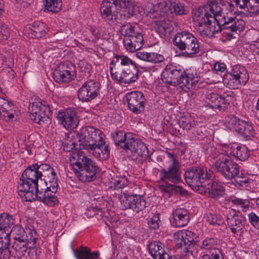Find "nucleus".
Here are the masks:
<instances>
[{"label":"nucleus","instance_id":"f257e3e1","mask_svg":"<svg viewBox=\"0 0 259 259\" xmlns=\"http://www.w3.org/2000/svg\"><path fill=\"white\" fill-rule=\"evenodd\" d=\"M44 181L50 188L58 187V178L54 168L47 164H33L26 168L18 183L17 189H33L38 187V180Z\"/></svg>","mask_w":259,"mask_h":259},{"label":"nucleus","instance_id":"f03ea898","mask_svg":"<svg viewBox=\"0 0 259 259\" xmlns=\"http://www.w3.org/2000/svg\"><path fill=\"white\" fill-rule=\"evenodd\" d=\"M105 136L98 128L92 126L83 127L80 131L78 139L79 145L90 152L100 160L108 159L110 150L105 141Z\"/></svg>","mask_w":259,"mask_h":259},{"label":"nucleus","instance_id":"7ed1b4c3","mask_svg":"<svg viewBox=\"0 0 259 259\" xmlns=\"http://www.w3.org/2000/svg\"><path fill=\"white\" fill-rule=\"evenodd\" d=\"M109 69L112 78L120 83L130 84L138 78L136 63L124 55H115L109 64Z\"/></svg>","mask_w":259,"mask_h":259},{"label":"nucleus","instance_id":"20e7f679","mask_svg":"<svg viewBox=\"0 0 259 259\" xmlns=\"http://www.w3.org/2000/svg\"><path fill=\"white\" fill-rule=\"evenodd\" d=\"M70 161L73 168L76 169V173L80 181L87 182L95 179L98 166L82 151L73 152L70 155Z\"/></svg>","mask_w":259,"mask_h":259},{"label":"nucleus","instance_id":"39448f33","mask_svg":"<svg viewBox=\"0 0 259 259\" xmlns=\"http://www.w3.org/2000/svg\"><path fill=\"white\" fill-rule=\"evenodd\" d=\"M211 21L225 25L228 24L235 17L237 11L233 4L211 1L204 6Z\"/></svg>","mask_w":259,"mask_h":259},{"label":"nucleus","instance_id":"423d86ee","mask_svg":"<svg viewBox=\"0 0 259 259\" xmlns=\"http://www.w3.org/2000/svg\"><path fill=\"white\" fill-rule=\"evenodd\" d=\"M58 187L53 186L47 187L44 193L39 192L38 187L33 189L24 187L23 190L17 189L18 195L22 200L26 201H32L36 199L42 202L49 206H54L58 204L59 201L56 196Z\"/></svg>","mask_w":259,"mask_h":259},{"label":"nucleus","instance_id":"0eeeda50","mask_svg":"<svg viewBox=\"0 0 259 259\" xmlns=\"http://www.w3.org/2000/svg\"><path fill=\"white\" fill-rule=\"evenodd\" d=\"M15 223L14 217L8 213L0 214V258L9 259L11 252L9 250L11 227Z\"/></svg>","mask_w":259,"mask_h":259},{"label":"nucleus","instance_id":"6e6552de","mask_svg":"<svg viewBox=\"0 0 259 259\" xmlns=\"http://www.w3.org/2000/svg\"><path fill=\"white\" fill-rule=\"evenodd\" d=\"M173 41L174 45L187 57H193L199 52L200 45L198 39L188 31L177 33L173 38Z\"/></svg>","mask_w":259,"mask_h":259},{"label":"nucleus","instance_id":"1a4fd4ad","mask_svg":"<svg viewBox=\"0 0 259 259\" xmlns=\"http://www.w3.org/2000/svg\"><path fill=\"white\" fill-rule=\"evenodd\" d=\"M224 125L226 128L236 132L246 140H250L254 137L255 130L251 122L241 120L232 115L225 118Z\"/></svg>","mask_w":259,"mask_h":259},{"label":"nucleus","instance_id":"9d476101","mask_svg":"<svg viewBox=\"0 0 259 259\" xmlns=\"http://www.w3.org/2000/svg\"><path fill=\"white\" fill-rule=\"evenodd\" d=\"M249 79V74L246 69L241 65H234L224 78V83L231 89H238L244 85Z\"/></svg>","mask_w":259,"mask_h":259},{"label":"nucleus","instance_id":"9b49d317","mask_svg":"<svg viewBox=\"0 0 259 259\" xmlns=\"http://www.w3.org/2000/svg\"><path fill=\"white\" fill-rule=\"evenodd\" d=\"M184 176L186 182L189 186L198 192L204 182L210 177L206 168L203 166L189 168L185 171Z\"/></svg>","mask_w":259,"mask_h":259},{"label":"nucleus","instance_id":"f8f14e48","mask_svg":"<svg viewBox=\"0 0 259 259\" xmlns=\"http://www.w3.org/2000/svg\"><path fill=\"white\" fill-rule=\"evenodd\" d=\"M160 180L163 182H169L174 184L181 181L180 164L178 160L171 156L167 168H161L159 170Z\"/></svg>","mask_w":259,"mask_h":259},{"label":"nucleus","instance_id":"ddd939ff","mask_svg":"<svg viewBox=\"0 0 259 259\" xmlns=\"http://www.w3.org/2000/svg\"><path fill=\"white\" fill-rule=\"evenodd\" d=\"M30 114V118L39 124L50 121L52 111L48 103L41 101L33 102Z\"/></svg>","mask_w":259,"mask_h":259},{"label":"nucleus","instance_id":"4468645a","mask_svg":"<svg viewBox=\"0 0 259 259\" xmlns=\"http://www.w3.org/2000/svg\"><path fill=\"white\" fill-rule=\"evenodd\" d=\"M99 93V82L94 80L89 79L79 88L77 92V97L79 101L88 102L94 99Z\"/></svg>","mask_w":259,"mask_h":259},{"label":"nucleus","instance_id":"2eb2a0df","mask_svg":"<svg viewBox=\"0 0 259 259\" xmlns=\"http://www.w3.org/2000/svg\"><path fill=\"white\" fill-rule=\"evenodd\" d=\"M207 150L208 152H211L209 155L214 160L213 163V168L217 172L221 173L232 161L230 155L223 151L222 146L219 151H217L216 148L213 147H210Z\"/></svg>","mask_w":259,"mask_h":259},{"label":"nucleus","instance_id":"dca6fc26","mask_svg":"<svg viewBox=\"0 0 259 259\" xmlns=\"http://www.w3.org/2000/svg\"><path fill=\"white\" fill-rule=\"evenodd\" d=\"M183 73L182 66L172 63L166 66L162 71L161 76L163 82L168 84L174 83L179 85L181 82V77Z\"/></svg>","mask_w":259,"mask_h":259},{"label":"nucleus","instance_id":"f3484780","mask_svg":"<svg viewBox=\"0 0 259 259\" xmlns=\"http://www.w3.org/2000/svg\"><path fill=\"white\" fill-rule=\"evenodd\" d=\"M57 117L60 123L67 130L75 128L79 122L76 112L72 108L59 110Z\"/></svg>","mask_w":259,"mask_h":259},{"label":"nucleus","instance_id":"a211bd4d","mask_svg":"<svg viewBox=\"0 0 259 259\" xmlns=\"http://www.w3.org/2000/svg\"><path fill=\"white\" fill-rule=\"evenodd\" d=\"M75 65L69 62L59 65L54 72V78L58 83L70 82L75 75Z\"/></svg>","mask_w":259,"mask_h":259},{"label":"nucleus","instance_id":"6ab92c4d","mask_svg":"<svg viewBox=\"0 0 259 259\" xmlns=\"http://www.w3.org/2000/svg\"><path fill=\"white\" fill-rule=\"evenodd\" d=\"M129 109L133 113L139 114L144 111L146 99L143 94L139 91H133L125 95Z\"/></svg>","mask_w":259,"mask_h":259},{"label":"nucleus","instance_id":"aec40b11","mask_svg":"<svg viewBox=\"0 0 259 259\" xmlns=\"http://www.w3.org/2000/svg\"><path fill=\"white\" fill-rule=\"evenodd\" d=\"M116 8L120 22L133 16L135 6L131 0H111Z\"/></svg>","mask_w":259,"mask_h":259},{"label":"nucleus","instance_id":"412c9836","mask_svg":"<svg viewBox=\"0 0 259 259\" xmlns=\"http://www.w3.org/2000/svg\"><path fill=\"white\" fill-rule=\"evenodd\" d=\"M113 3L111 0H104L100 8L101 17L110 25L121 23L117 12L113 10Z\"/></svg>","mask_w":259,"mask_h":259},{"label":"nucleus","instance_id":"4be33fe9","mask_svg":"<svg viewBox=\"0 0 259 259\" xmlns=\"http://www.w3.org/2000/svg\"><path fill=\"white\" fill-rule=\"evenodd\" d=\"M199 76L197 70L194 68L183 70L180 87L185 92L194 89L199 81Z\"/></svg>","mask_w":259,"mask_h":259},{"label":"nucleus","instance_id":"5701e85b","mask_svg":"<svg viewBox=\"0 0 259 259\" xmlns=\"http://www.w3.org/2000/svg\"><path fill=\"white\" fill-rule=\"evenodd\" d=\"M224 187L215 181L208 178L201 187L198 193L207 195L212 198H218L224 194Z\"/></svg>","mask_w":259,"mask_h":259},{"label":"nucleus","instance_id":"b1692460","mask_svg":"<svg viewBox=\"0 0 259 259\" xmlns=\"http://www.w3.org/2000/svg\"><path fill=\"white\" fill-rule=\"evenodd\" d=\"M223 151L226 152L232 157L236 158V160L245 161L249 156V151L244 145H240L237 143L222 145Z\"/></svg>","mask_w":259,"mask_h":259},{"label":"nucleus","instance_id":"393cba45","mask_svg":"<svg viewBox=\"0 0 259 259\" xmlns=\"http://www.w3.org/2000/svg\"><path fill=\"white\" fill-rule=\"evenodd\" d=\"M227 223L233 233L239 235L242 233L244 225L240 211L230 209L227 215Z\"/></svg>","mask_w":259,"mask_h":259},{"label":"nucleus","instance_id":"a878e982","mask_svg":"<svg viewBox=\"0 0 259 259\" xmlns=\"http://www.w3.org/2000/svg\"><path fill=\"white\" fill-rule=\"evenodd\" d=\"M124 145L125 150H128L135 156L147 158L149 155L146 145L141 140L134 139L133 136L130 142Z\"/></svg>","mask_w":259,"mask_h":259},{"label":"nucleus","instance_id":"bb28decb","mask_svg":"<svg viewBox=\"0 0 259 259\" xmlns=\"http://www.w3.org/2000/svg\"><path fill=\"white\" fill-rule=\"evenodd\" d=\"M172 225L176 227H183L186 226L189 222L188 211L183 207L179 206L174 209L172 212Z\"/></svg>","mask_w":259,"mask_h":259},{"label":"nucleus","instance_id":"cd10ccee","mask_svg":"<svg viewBox=\"0 0 259 259\" xmlns=\"http://www.w3.org/2000/svg\"><path fill=\"white\" fill-rule=\"evenodd\" d=\"M149 251L154 259H168L167 247L160 241H153L149 245Z\"/></svg>","mask_w":259,"mask_h":259},{"label":"nucleus","instance_id":"c85d7f7f","mask_svg":"<svg viewBox=\"0 0 259 259\" xmlns=\"http://www.w3.org/2000/svg\"><path fill=\"white\" fill-rule=\"evenodd\" d=\"M215 22H208L196 29L200 35L203 38H212L214 34L221 30V26Z\"/></svg>","mask_w":259,"mask_h":259},{"label":"nucleus","instance_id":"c756f323","mask_svg":"<svg viewBox=\"0 0 259 259\" xmlns=\"http://www.w3.org/2000/svg\"><path fill=\"white\" fill-rule=\"evenodd\" d=\"M192 19L196 29L208 22H211L208 14L204 8H198L192 12Z\"/></svg>","mask_w":259,"mask_h":259},{"label":"nucleus","instance_id":"7c9ffc66","mask_svg":"<svg viewBox=\"0 0 259 259\" xmlns=\"http://www.w3.org/2000/svg\"><path fill=\"white\" fill-rule=\"evenodd\" d=\"M123 44L126 50L134 52L140 49L144 45V38L141 33H137V35L128 38H124Z\"/></svg>","mask_w":259,"mask_h":259},{"label":"nucleus","instance_id":"2f4dec72","mask_svg":"<svg viewBox=\"0 0 259 259\" xmlns=\"http://www.w3.org/2000/svg\"><path fill=\"white\" fill-rule=\"evenodd\" d=\"M194 234L187 230H180L173 235V239L178 247L182 246L186 243H191L194 239Z\"/></svg>","mask_w":259,"mask_h":259},{"label":"nucleus","instance_id":"473e14b6","mask_svg":"<svg viewBox=\"0 0 259 259\" xmlns=\"http://www.w3.org/2000/svg\"><path fill=\"white\" fill-rule=\"evenodd\" d=\"M167 10H168L170 14L176 16L186 15L189 12L188 7L185 3L180 1H167Z\"/></svg>","mask_w":259,"mask_h":259},{"label":"nucleus","instance_id":"72a5a7b5","mask_svg":"<svg viewBox=\"0 0 259 259\" xmlns=\"http://www.w3.org/2000/svg\"><path fill=\"white\" fill-rule=\"evenodd\" d=\"M14 106L3 98H0V116L5 120L12 119L14 117Z\"/></svg>","mask_w":259,"mask_h":259},{"label":"nucleus","instance_id":"f704fd0d","mask_svg":"<svg viewBox=\"0 0 259 259\" xmlns=\"http://www.w3.org/2000/svg\"><path fill=\"white\" fill-rule=\"evenodd\" d=\"M47 31L46 24L39 21H36L29 27L28 36L32 38H39L44 36Z\"/></svg>","mask_w":259,"mask_h":259},{"label":"nucleus","instance_id":"c9c22d12","mask_svg":"<svg viewBox=\"0 0 259 259\" xmlns=\"http://www.w3.org/2000/svg\"><path fill=\"white\" fill-rule=\"evenodd\" d=\"M135 194L131 193L122 192L119 194L115 201L114 205L121 209L125 210L130 209L131 207L132 201H134Z\"/></svg>","mask_w":259,"mask_h":259},{"label":"nucleus","instance_id":"e433bc0d","mask_svg":"<svg viewBox=\"0 0 259 259\" xmlns=\"http://www.w3.org/2000/svg\"><path fill=\"white\" fill-rule=\"evenodd\" d=\"M136 56L141 60L154 64L162 62L164 60L163 55L154 52L139 51L136 53Z\"/></svg>","mask_w":259,"mask_h":259},{"label":"nucleus","instance_id":"4c0bfd02","mask_svg":"<svg viewBox=\"0 0 259 259\" xmlns=\"http://www.w3.org/2000/svg\"><path fill=\"white\" fill-rule=\"evenodd\" d=\"M133 135L131 133H125L122 131H118L111 134V137L116 145L120 146L125 149L124 145H126L127 142H130Z\"/></svg>","mask_w":259,"mask_h":259},{"label":"nucleus","instance_id":"58836bf2","mask_svg":"<svg viewBox=\"0 0 259 259\" xmlns=\"http://www.w3.org/2000/svg\"><path fill=\"white\" fill-rule=\"evenodd\" d=\"M73 252L76 259H98L99 256L98 251L91 252L87 247L81 246L78 249H73Z\"/></svg>","mask_w":259,"mask_h":259},{"label":"nucleus","instance_id":"ea45409f","mask_svg":"<svg viewBox=\"0 0 259 259\" xmlns=\"http://www.w3.org/2000/svg\"><path fill=\"white\" fill-rule=\"evenodd\" d=\"M13 249L15 251L14 257L20 258L24 256L28 249L27 240L24 238L16 239L13 245Z\"/></svg>","mask_w":259,"mask_h":259},{"label":"nucleus","instance_id":"a19ab883","mask_svg":"<svg viewBox=\"0 0 259 259\" xmlns=\"http://www.w3.org/2000/svg\"><path fill=\"white\" fill-rule=\"evenodd\" d=\"M154 28L160 37H165L172 31L171 23L164 20L155 21Z\"/></svg>","mask_w":259,"mask_h":259},{"label":"nucleus","instance_id":"79ce46f5","mask_svg":"<svg viewBox=\"0 0 259 259\" xmlns=\"http://www.w3.org/2000/svg\"><path fill=\"white\" fill-rule=\"evenodd\" d=\"M239 170V165L232 160L220 174L226 179L230 180L235 178L238 174Z\"/></svg>","mask_w":259,"mask_h":259},{"label":"nucleus","instance_id":"37998d69","mask_svg":"<svg viewBox=\"0 0 259 259\" xmlns=\"http://www.w3.org/2000/svg\"><path fill=\"white\" fill-rule=\"evenodd\" d=\"M158 188L161 191L167 194L169 196L172 194H183L184 193V190L181 187L167 183L163 185H159Z\"/></svg>","mask_w":259,"mask_h":259},{"label":"nucleus","instance_id":"c03bdc74","mask_svg":"<svg viewBox=\"0 0 259 259\" xmlns=\"http://www.w3.org/2000/svg\"><path fill=\"white\" fill-rule=\"evenodd\" d=\"M128 181L125 177L112 178L108 182L109 187L113 189H119L127 186Z\"/></svg>","mask_w":259,"mask_h":259},{"label":"nucleus","instance_id":"a18cd8bd","mask_svg":"<svg viewBox=\"0 0 259 259\" xmlns=\"http://www.w3.org/2000/svg\"><path fill=\"white\" fill-rule=\"evenodd\" d=\"M134 199V201H132L130 209L134 212L138 213L145 208L146 203L142 196L135 194Z\"/></svg>","mask_w":259,"mask_h":259},{"label":"nucleus","instance_id":"49530a36","mask_svg":"<svg viewBox=\"0 0 259 259\" xmlns=\"http://www.w3.org/2000/svg\"><path fill=\"white\" fill-rule=\"evenodd\" d=\"M61 0H45V8L52 12H58L62 8Z\"/></svg>","mask_w":259,"mask_h":259},{"label":"nucleus","instance_id":"de8ad7c7","mask_svg":"<svg viewBox=\"0 0 259 259\" xmlns=\"http://www.w3.org/2000/svg\"><path fill=\"white\" fill-rule=\"evenodd\" d=\"M179 124L183 129L188 131L196 126V122L191 116L187 115L182 118L179 122Z\"/></svg>","mask_w":259,"mask_h":259},{"label":"nucleus","instance_id":"09e8293b","mask_svg":"<svg viewBox=\"0 0 259 259\" xmlns=\"http://www.w3.org/2000/svg\"><path fill=\"white\" fill-rule=\"evenodd\" d=\"M217 240L213 238L207 237L205 238L199 245L201 248L205 249H212L214 251V249H218L215 248L217 245Z\"/></svg>","mask_w":259,"mask_h":259},{"label":"nucleus","instance_id":"8fccbe9b","mask_svg":"<svg viewBox=\"0 0 259 259\" xmlns=\"http://www.w3.org/2000/svg\"><path fill=\"white\" fill-rule=\"evenodd\" d=\"M233 21H234V23L229 26L230 30L236 33H237V32L240 33L241 31H243L245 26L244 21L241 19L236 18L235 17L230 23Z\"/></svg>","mask_w":259,"mask_h":259},{"label":"nucleus","instance_id":"3c124183","mask_svg":"<svg viewBox=\"0 0 259 259\" xmlns=\"http://www.w3.org/2000/svg\"><path fill=\"white\" fill-rule=\"evenodd\" d=\"M250 16L259 14V0H248L247 11Z\"/></svg>","mask_w":259,"mask_h":259},{"label":"nucleus","instance_id":"603ef678","mask_svg":"<svg viewBox=\"0 0 259 259\" xmlns=\"http://www.w3.org/2000/svg\"><path fill=\"white\" fill-rule=\"evenodd\" d=\"M73 137H74V135L70 134L63 141V150L65 151L70 152L76 148L77 144L72 140Z\"/></svg>","mask_w":259,"mask_h":259},{"label":"nucleus","instance_id":"864d4df0","mask_svg":"<svg viewBox=\"0 0 259 259\" xmlns=\"http://www.w3.org/2000/svg\"><path fill=\"white\" fill-rule=\"evenodd\" d=\"M135 28H139V26L137 23L132 24L130 23H127L121 26L120 31L125 38L131 35V33L133 32Z\"/></svg>","mask_w":259,"mask_h":259},{"label":"nucleus","instance_id":"5fc2aeb1","mask_svg":"<svg viewBox=\"0 0 259 259\" xmlns=\"http://www.w3.org/2000/svg\"><path fill=\"white\" fill-rule=\"evenodd\" d=\"M10 233L14 236L15 240L21 239L24 235L25 232L23 228L19 225H16L11 230Z\"/></svg>","mask_w":259,"mask_h":259},{"label":"nucleus","instance_id":"6e6d98bb","mask_svg":"<svg viewBox=\"0 0 259 259\" xmlns=\"http://www.w3.org/2000/svg\"><path fill=\"white\" fill-rule=\"evenodd\" d=\"M213 69L217 74H221L222 73L224 72L226 70L227 66L224 63L218 62L214 64L213 66ZM222 80H224V79H223L222 76L220 75V80H213L212 82L217 83L221 82Z\"/></svg>","mask_w":259,"mask_h":259},{"label":"nucleus","instance_id":"4d7b16f0","mask_svg":"<svg viewBox=\"0 0 259 259\" xmlns=\"http://www.w3.org/2000/svg\"><path fill=\"white\" fill-rule=\"evenodd\" d=\"M205 221L211 225H220L223 223V220L219 218L217 215L214 214H207L205 217Z\"/></svg>","mask_w":259,"mask_h":259},{"label":"nucleus","instance_id":"13d9d810","mask_svg":"<svg viewBox=\"0 0 259 259\" xmlns=\"http://www.w3.org/2000/svg\"><path fill=\"white\" fill-rule=\"evenodd\" d=\"M232 202L236 206H239L243 211H246L249 207V201L237 198H233Z\"/></svg>","mask_w":259,"mask_h":259},{"label":"nucleus","instance_id":"bf43d9fd","mask_svg":"<svg viewBox=\"0 0 259 259\" xmlns=\"http://www.w3.org/2000/svg\"><path fill=\"white\" fill-rule=\"evenodd\" d=\"M160 223L159 214H154L148 222V224L150 229L156 230L159 228Z\"/></svg>","mask_w":259,"mask_h":259},{"label":"nucleus","instance_id":"052dcab7","mask_svg":"<svg viewBox=\"0 0 259 259\" xmlns=\"http://www.w3.org/2000/svg\"><path fill=\"white\" fill-rule=\"evenodd\" d=\"M208 99L209 100V104L211 103L212 105H210L212 108H217L220 109V100L221 98L217 94H211L209 95L208 97Z\"/></svg>","mask_w":259,"mask_h":259},{"label":"nucleus","instance_id":"680f3d73","mask_svg":"<svg viewBox=\"0 0 259 259\" xmlns=\"http://www.w3.org/2000/svg\"><path fill=\"white\" fill-rule=\"evenodd\" d=\"M199 259H224V258L220 249H214V251L211 252L210 256L204 254Z\"/></svg>","mask_w":259,"mask_h":259},{"label":"nucleus","instance_id":"e2e57ef3","mask_svg":"<svg viewBox=\"0 0 259 259\" xmlns=\"http://www.w3.org/2000/svg\"><path fill=\"white\" fill-rule=\"evenodd\" d=\"M190 244L191 243H186L182 246L179 247L181 249V253L182 255L183 256H187L189 258H190L191 257H194V255L191 250Z\"/></svg>","mask_w":259,"mask_h":259},{"label":"nucleus","instance_id":"0e129e2a","mask_svg":"<svg viewBox=\"0 0 259 259\" xmlns=\"http://www.w3.org/2000/svg\"><path fill=\"white\" fill-rule=\"evenodd\" d=\"M249 223L255 228L259 229V217L254 212H251L248 214Z\"/></svg>","mask_w":259,"mask_h":259},{"label":"nucleus","instance_id":"69168bd1","mask_svg":"<svg viewBox=\"0 0 259 259\" xmlns=\"http://www.w3.org/2000/svg\"><path fill=\"white\" fill-rule=\"evenodd\" d=\"M89 30L93 36L92 38L93 40H98L102 36V29L100 28L91 27Z\"/></svg>","mask_w":259,"mask_h":259},{"label":"nucleus","instance_id":"338daca9","mask_svg":"<svg viewBox=\"0 0 259 259\" xmlns=\"http://www.w3.org/2000/svg\"><path fill=\"white\" fill-rule=\"evenodd\" d=\"M2 75L8 80L13 79L15 76V72L10 67L3 69L1 72Z\"/></svg>","mask_w":259,"mask_h":259},{"label":"nucleus","instance_id":"774afa93","mask_svg":"<svg viewBox=\"0 0 259 259\" xmlns=\"http://www.w3.org/2000/svg\"><path fill=\"white\" fill-rule=\"evenodd\" d=\"M37 234L34 230L29 229L26 235L27 238L26 240H27V242L30 241L34 244L37 239Z\"/></svg>","mask_w":259,"mask_h":259}]
</instances>
